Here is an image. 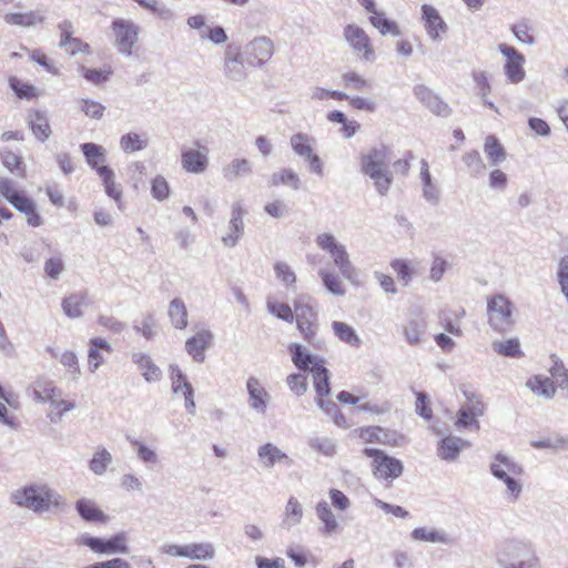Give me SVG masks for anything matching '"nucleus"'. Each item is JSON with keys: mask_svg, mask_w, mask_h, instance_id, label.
<instances>
[{"mask_svg": "<svg viewBox=\"0 0 568 568\" xmlns=\"http://www.w3.org/2000/svg\"><path fill=\"white\" fill-rule=\"evenodd\" d=\"M112 462L111 453L104 447L99 448L89 462V468L93 474L101 476L106 471Z\"/></svg>", "mask_w": 568, "mask_h": 568, "instance_id": "nucleus-50", "label": "nucleus"}, {"mask_svg": "<svg viewBox=\"0 0 568 568\" xmlns=\"http://www.w3.org/2000/svg\"><path fill=\"white\" fill-rule=\"evenodd\" d=\"M88 345V369L91 373H94L105 362L102 352L111 354L113 352V348L106 339L101 337L90 338Z\"/></svg>", "mask_w": 568, "mask_h": 568, "instance_id": "nucleus-23", "label": "nucleus"}, {"mask_svg": "<svg viewBox=\"0 0 568 568\" xmlns=\"http://www.w3.org/2000/svg\"><path fill=\"white\" fill-rule=\"evenodd\" d=\"M11 500L34 513L48 511L62 505V497L47 484H31L14 490Z\"/></svg>", "mask_w": 568, "mask_h": 568, "instance_id": "nucleus-2", "label": "nucleus"}, {"mask_svg": "<svg viewBox=\"0 0 568 568\" xmlns=\"http://www.w3.org/2000/svg\"><path fill=\"white\" fill-rule=\"evenodd\" d=\"M98 175L102 181L105 194L112 199L118 207L122 210V187L115 182V174L113 170L108 165H102L98 170Z\"/></svg>", "mask_w": 568, "mask_h": 568, "instance_id": "nucleus-27", "label": "nucleus"}, {"mask_svg": "<svg viewBox=\"0 0 568 568\" xmlns=\"http://www.w3.org/2000/svg\"><path fill=\"white\" fill-rule=\"evenodd\" d=\"M412 538L416 541H425L432 544H449L450 539L444 530L427 527H417L412 534Z\"/></svg>", "mask_w": 568, "mask_h": 568, "instance_id": "nucleus-43", "label": "nucleus"}, {"mask_svg": "<svg viewBox=\"0 0 568 568\" xmlns=\"http://www.w3.org/2000/svg\"><path fill=\"white\" fill-rule=\"evenodd\" d=\"M270 184L272 186L287 185L292 190L297 191L301 189V179L294 170L286 168L273 173Z\"/></svg>", "mask_w": 568, "mask_h": 568, "instance_id": "nucleus-46", "label": "nucleus"}, {"mask_svg": "<svg viewBox=\"0 0 568 568\" xmlns=\"http://www.w3.org/2000/svg\"><path fill=\"white\" fill-rule=\"evenodd\" d=\"M536 449H565L568 446V438L561 435H550L530 442Z\"/></svg>", "mask_w": 568, "mask_h": 568, "instance_id": "nucleus-58", "label": "nucleus"}, {"mask_svg": "<svg viewBox=\"0 0 568 568\" xmlns=\"http://www.w3.org/2000/svg\"><path fill=\"white\" fill-rule=\"evenodd\" d=\"M369 22L374 28H376L381 34H392L394 37H398L400 34V30L395 21H392L385 17V13L382 11H376L369 17Z\"/></svg>", "mask_w": 568, "mask_h": 568, "instance_id": "nucleus-49", "label": "nucleus"}, {"mask_svg": "<svg viewBox=\"0 0 568 568\" xmlns=\"http://www.w3.org/2000/svg\"><path fill=\"white\" fill-rule=\"evenodd\" d=\"M367 457H372L374 475L378 479L393 480L398 478L403 473V464L399 459L386 455L376 448L364 449Z\"/></svg>", "mask_w": 568, "mask_h": 568, "instance_id": "nucleus-7", "label": "nucleus"}, {"mask_svg": "<svg viewBox=\"0 0 568 568\" xmlns=\"http://www.w3.org/2000/svg\"><path fill=\"white\" fill-rule=\"evenodd\" d=\"M112 30L118 51L125 57H130L132 48L138 41L139 27L131 20L115 19L112 22Z\"/></svg>", "mask_w": 568, "mask_h": 568, "instance_id": "nucleus-10", "label": "nucleus"}, {"mask_svg": "<svg viewBox=\"0 0 568 568\" xmlns=\"http://www.w3.org/2000/svg\"><path fill=\"white\" fill-rule=\"evenodd\" d=\"M246 390L248 394V406L256 413L264 415L270 402V394L262 386L261 382L251 376L246 381Z\"/></svg>", "mask_w": 568, "mask_h": 568, "instance_id": "nucleus-18", "label": "nucleus"}, {"mask_svg": "<svg viewBox=\"0 0 568 568\" xmlns=\"http://www.w3.org/2000/svg\"><path fill=\"white\" fill-rule=\"evenodd\" d=\"M304 515V509L298 499L294 496H291L287 499V503L284 507L282 519H281V528L284 530H291L292 528L298 526L302 523Z\"/></svg>", "mask_w": 568, "mask_h": 568, "instance_id": "nucleus-28", "label": "nucleus"}, {"mask_svg": "<svg viewBox=\"0 0 568 568\" xmlns=\"http://www.w3.org/2000/svg\"><path fill=\"white\" fill-rule=\"evenodd\" d=\"M75 509L79 516L89 523H105L108 517L97 506V504L89 498H80L75 503Z\"/></svg>", "mask_w": 568, "mask_h": 568, "instance_id": "nucleus-34", "label": "nucleus"}, {"mask_svg": "<svg viewBox=\"0 0 568 568\" xmlns=\"http://www.w3.org/2000/svg\"><path fill=\"white\" fill-rule=\"evenodd\" d=\"M344 85L353 90H365L372 87V82L355 71H348L342 74Z\"/></svg>", "mask_w": 568, "mask_h": 568, "instance_id": "nucleus-62", "label": "nucleus"}, {"mask_svg": "<svg viewBox=\"0 0 568 568\" xmlns=\"http://www.w3.org/2000/svg\"><path fill=\"white\" fill-rule=\"evenodd\" d=\"M556 276L560 292L565 296V300L568 304V255L560 257L557 265Z\"/></svg>", "mask_w": 568, "mask_h": 568, "instance_id": "nucleus-64", "label": "nucleus"}, {"mask_svg": "<svg viewBox=\"0 0 568 568\" xmlns=\"http://www.w3.org/2000/svg\"><path fill=\"white\" fill-rule=\"evenodd\" d=\"M257 457L260 465L266 469L273 468L276 464H284L287 467L293 465V459L273 443L261 445L257 449Z\"/></svg>", "mask_w": 568, "mask_h": 568, "instance_id": "nucleus-17", "label": "nucleus"}, {"mask_svg": "<svg viewBox=\"0 0 568 568\" xmlns=\"http://www.w3.org/2000/svg\"><path fill=\"white\" fill-rule=\"evenodd\" d=\"M315 514L322 524L320 528L322 535L333 536L339 531V523L326 500L322 499L315 505Z\"/></svg>", "mask_w": 568, "mask_h": 568, "instance_id": "nucleus-24", "label": "nucleus"}, {"mask_svg": "<svg viewBox=\"0 0 568 568\" xmlns=\"http://www.w3.org/2000/svg\"><path fill=\"white\" fill-rule=\"evenodd\" d=\"M498 51L505 58L504 74L509 83L518 84L525 77L526 59L515 47L506 43L498 44Z\"/></svg>", "mask_w": 568, "mask_h": 568, "instance_id": "nucleus-8", "label": "nucleus"}, {"mask_svg": "<svg viewBox=\"0 0 568 568\" xmlns=\"http://www.w3.org/2000/svg\"><path fill=\"white\" fill-rule=\"evenodd\" d=\"M161 552L171 557L187 558L191 560H212L215 556L213 544L191 542L185 545L164 544L160 548Z\"/></svg>", "mask_w": 568, "mask_h": 568, "instance_id": "nucleus-6", "label": "nucleus"}, {"mask_svg": "<svg viewBox=\"0 0 568 568\" xmlns=\"http://www.w3.org/2000/svg\"><path fill=\"white\" fill-rule=\"evenodd\" d=\"M79 545L89 547L98 554H128L129 547L124 532L116 534L108 540L83 534L77 538Z\"/></svg>", "mask_w": 568, "mask_h": 568, "instance_id": "nucleus-9", "label": "nucleus"}, {"mask_svg": "<svg viewBox=\"0 0 568 568\" xmlns=\"http://www.w3.org/2000/svg\"><path fill=\"white\" fill-rule=\"evenodd\" d=\"M297 328L300 333L303 335L304 339L315 345L317 343V324L316 318L312 320H297L296 321Z\"/></svg>", "mask_w": 568, "mask_h": 568, "instance_id": "nucleus-63", "label": "nucleus"}, {"mask_svg": "<svg viewBox=\"0 0 568 568\" xmlns=\"http://www.w3.org/2000/svg\"><path fill=\"white\" fill-rule=\"evenodd\" d=\"M392 162V150L385 144L369 149L361 156V170L369 176L379 195H386L393 184V174L388 166Z\"/></svg>", "mask_w": 568, "mask_h": 568, "instance_id": "nucleus-1", "label": "nucleus"}, {"mask_svg": "<svg viewBox=\"0 0 568 568\" xmlns=\"http://www.w3.org/2000/svg\"><path fill=\"white\" fill-rule=\"evenodd\" d=\"M247 62L252 65H263L273 55V42L265 37L256 38L246 48Z\"/></svg>", "mask_w": 568, "mask_h": 568, "instance_id": "nucleus-19", "label": "nucleus"}, {"mask_svg": "<svg viewBox=\"0 0 568 568\" xmlns=\"http://www.w3.org/2000/svg\"><path fill=\"white\" fill-rule=\"evenodd\" d=\"M0 159L2 164L17 176L23 178L26 174V168L21 160V156L12 151L3 149L0 151Z\"/></svg>", "mask_w": 568, "mask_h": 568, "instance_id": "nucleus-53", "label": "nucleus"}, {"mask_svg": "<svg viewBox=\"0 0 568 568\" xmlns=\"http://www.w3.org/2000/svg\"><path fill=\"white\" fill-rule=\"evenodd\" d=\"M81 150L85 158L88 165L98 173V170L102 166L99 165L105 158V149L95 143H83Z\"/></svg>", "mask_w": 568, "mask_h": 568, "instance_id": "nucleus-48", "label": "nucleus"}, {"mask_svg": "<svg viewBox=\"0 0 568 568\" xmlns=\"http://www.w3.org/2000/svg\"><path fill=\"white\" fill-rule=\"evenodd\" d=\"M49 403L51 409L48 413V417L50 422L54 424L60 423L63 416L75 407V404L73 402L57 399V397H54Z\"/></svg>", "mask_w": 568, "mask_h": 568, "instance_id": "nucleus-57", "label": "nucleus"}, {"mask_svg": "<svg viewBox=\"0 0 568 568\" xmlns=\"http://www.w3.org/2000/svg\"><path fill=\"white\" fill-rule=\"evenodd\" d=\"M6 23L18 27H36L42 23L45 18L39 10L29 12H8L3 16Z\"/></svg>", "mask_w": 568, "mask_h": 568, "instance_id": "nucleus-33", "label": "nucleus"}, {"mask_svg": "<svg viewBox=\"0 0 568 568\" xmlns=\"http://www.w3.org/2000/svg\"><path fill=\"white\" fill-rule=\"evenodd\" d=\"M422 20L429 39L434 42L442 41L443 36L448 31V26L439 14L438 10L433 6L423 4Z\"/></svg>", "mask_w": 568, "mask_h": 568, "instance_id": "nucleus-13", "label": "nucleus"}, {"mask_svg": "<svg viewBox=\"0 0 568 568\" xmlns=\"http://www.w3.org/2000/svg\"><path fill=\"white\" fill-rule=\"evenodd\" d=\"M419 178L422 182L423 197L432 204L438 203L440 190L437 186V184L433 181L432 174L429 172V166L426 160L420 161Z\"/></svg>", "mask_w": 568, "mask_h": 568, "instance_id": "nucleus-31", "label": "nucleus"}, {"mask_svg": "<svg viewBox=\"0 0 568 568\" xmlns=\"http://www.w3.org/2000/svg\"><path fill=\"white\" fill-rule=\"evenodd\" d=\"M426 321L424 318H410L403 326L405 341L409 345H419L426 333Z\"/></svg>", "mask_w": 568, "mask_h": 568, "instance_id": "nucleus-36", "label": "nucleus"}, {"mask_svg": "<svg viewBox=\"0 0 568 568\" xmlns=\"http://www.w3.org/2000/svg\"><path fill=\"white\" fill-rule=\"evenodd\" d=\"M288 351L292 355V362L300 371L312 373L325 364L322 357L311 354L297 343H292Z\"/></svg>", "mask_w": 568, "mask_h": 568, "instance_id": "nucleus-16", "label": "nucleus"}, {"mask_svg": "<svg viewBox=\"0 0 568 568\" xmlns=\"http://www.w3.org/2000/svg\"><path fill=\"white\" fill-rule=\"evenodd\" d=\"M253 165L251 161L244 158H234L222 170L223 176L226 180H235L242 176L252 174Z\"/></svg>", "mask_w": 568, "mask_h": 568, "instance_id": "nucleus-40", "label": "nucleus"}, {"mask_svg": "<svg viewBox=\"0 0 568 568\" xmlns=\"http://www.w3.org/2000/svg\"><path fill=\"white\" fill-rule=\"evenodd\" d=\"M213 341V334L210 331L203 329L190 337L185 342V351L197 363H203L205 359V352Z\"/></svg>", "mask_w": 568, "mask_h": 568, "instance_id": "nucleus-21", "label": "nucleus"}, {"mask_svg": "<svg viewBox=\"0 0 568 568\" xmlns=\"http://www.w3.org/2000/svg\"><path fill=\"white\" fill-rule=\"evenodd\" d=\"M168 314L175 328L184 329L187 326V310L181 298H173L170 302Z\"/></svg>", "mask_w": 568, "mask_h": 568, "instance_id": "nucleus-45", "label": "nucleus"}, {"mask_svg": "<svg viewBox=\"0 0 568 568\" xmlns=\"http://www.w3.org/2000/svg\"><path fill=\"white\" fill-rule=\"evenodd\" d=\"M30 128L40 141H45L51 135V128L47 114L41 111H33L28 116Z\"/></svg>", "mask_w": 568, "mask_h": 568, "instance_id": "nucleus-41", "label": "nucleus"}, {"mask_svg": "<svg viewBox=\"0 0 568 568\" xmlns=\"http://www.w3.org/2000/svg\"><path fill=\"white\" fill-rule=\"evenodd\" d=\"M196 148H184L181 152V166L191 174H203L210 164V150L199 141Z\"/></svg>", "mask_w": 568, "mask_h": 568, "instance_id": "nucleus-12", "label": "nucleus"}, {"mask_svg": "<svg viewBox=\"0 0 568 568\" xmlns=\"http://www.w3.org/2000/svg\"><path fill=\"white\" fill-rule=\"evenodd\" d=\"M524 475H510V474H499V476L494 477L499 480L505 486L504 496L507 501L516 503L520 499L524 491Z\"/></svg>", "mask_w": 568, "mask_h": 568, "instance_id": "nucleus-30", "label": "nucleus"}, {"mask_svg": "<svg viewBox=\"0 0 568 568\" xmlns=\"http://www.w3.org/2000/svg\"><path fill=\"white\" fill-rule=\"evenodd\" d=\"M332 329L334 335L343 343L352 346L359 347L362 344V339L357 335L356 331L348 324L339 321H334L332 323Z\"/></svg>", "mask_w": 568, "mask_h": 568, "instance_id": "nucleus-44", "label": "nucleus"}, {"mask_svg": "<svg viewBox=\"0 0 568 568\" xmlns=\"http://www.w3.org/2000/svg\"><path fill=\"white\" fill-rule=\"evenodd\" d=\"M315 243L318 248L331 256L342 277L354 286L361 285V271L351 261L349 253L344 244L327 232L318 234L315 237Z\"/></svg>", "mask_w": 568, "mask_h": 568, "instance_id": "nucleus-4", "label": "nucleus"}, {"mask_svg": "<svg viewBox=\"0 0 568 568\" xmlns=\"http://www.w3.org/2000/svg\"><path fill=\"white\" fill-rule=\"evenodd\" d=\"M88 306V297L84 293L72 294L62 301L63 313L70 318H79Z\"/></svg>", "mask_w": 568, "mask_h": 568, "instance_id": "nucleus-39", "label": "nucleus"}, {"mask_svg": "<svg viewBox=\"0 0 568 568\" xmlns=\"http://www.w3.org/2000/svg\"><path fill=\"white\" fill-rule=\"evenodd\" d=\"M469 446V443L456 437L446 436L437 446V456L446 462H454L458 458L460 452Z\"/></svg>", "mask_w": 568, "mask_h": 568, "instance_id": "nucleus-26", "label": "nucleus"}, {"mask_svg": "<svg viewBox=\"0 0 568 568\" xmlns=\"http://www.w3.org/2000/svg\"><path fill=\"white\" fill-rule=\"evenodd\" d=\"M9 85L16 95L20 99L31 100L37 97V88L32 84L21 81L17 77L9 79Z\"/></svg>", "mask_w": 568, "mask_h": 568, "instance_id": "nucleus-61", "label": "nucleus"}, {"mask_svg": "<svg viewBox=\"0 0 568 568\" xmlns=\"http://www.w3.org/2000/svg\"><path fill=\"white\" fill-rule=\"evenodd\" d=\"M491 347L496 353L506 357H520L523 355L520 343L517 338L495 341Z\"/></svg>", "mask_w": 568, "mask_h": 568, "instance_id": "nucleus-55", "label": "nucleus"}, {"mask_svg": "<svg viewBox=\"0 0 568 568\" xmlns=\"http://www.w3.org/2000/svg\"><path fill=\"white\" fill-rule=\"evenodd\" d=\"M170 376L172 381V390L175 395H182L185 399V409L194 414L195 402H194V389L189 383L186 375L179 368L178 365H170Z\"/></svg>", "mask_w": 568, "mask_h": 568, "instance_id": "nucleus-14", "label": "nucleus"}, {"mask_svg": "<svg viewBox=\"0 0 568 568\" xmlns=\"http://www.w3.org/2000/svg\"><path fill=\"white\" fill-rule=\"evenodd\" d=\"M128 440L134 448L139 460L146 467L152 468L160 463L159 454L154 447H151L136 438L128 437Z\"/></svg>", "mask_w": 568, "mask_h": 568, "instance_id": "nucleus-38", "label": "nucleus"}, {"mask_svg": "<svg viewBox=\"0 0 568 568\" xmlns=\"http://www.w3.org/2000/svg\"><path fill=\"white\" fill-rule=\"evenodd\" d=\"M315 300L307 294H300L293 302L294 320L317 318Z\"/></svg>", "mask_w": 568, "mask_h": 568, "instance_id": "nucleus-37", "label": "nucleus"}, {"mask_svg": "<svg viewBox=\"0 0 568 568\" xmlns=\"http://www.w3.org/2000/svg\"><path fill=\"white\" fill-rule=\"evenodd\" d=\"M489 471L493 477L499 476L503 471L510 475H525L524 466L503 452H499L491 457Z\"/></svg>", "mask_w": 568, "mask_h": 568, "instance_id": "nucleus-20", "label": "nucleus"}, {"mask_svg": "<svg viewBox=\"0 0 568 568\" xmlns=\"http://www.w3.org/2000/svg\"><path fill=\"white\" fill-rule=\"evenodd\" d=\"M28 393L37 403H49L59 395L58 388L53 382L48 379H38L29 388Z\"/></svg>", "mask_w": 568, "mask_h": 568, "instance_id": "nucleus-32", "label": "nucleus"}, {"mask_svg": "<svg viewBox=\"0 0 568 568\" xmlns=\"http://www.w3.org/2000/svg\"><path fill=\"white\" fill-rule=\"evenodd\" d=\"M501 568H541L540 560L530 542L521 539H507L496 554Z\"/></svg>", "mask_w": 568, "mask_h": 568, "instance_id": "nucleus-3", "label": "nucleus"}, {"mask_svg": "<svg viewBox=\"0 0 568 568\" xmlns=\"http://www.w3.org/2000/svg\"><path fill=\"white\" fill-rule=\"evenodd\" d=\"M311 374L318 398L327 396L331 392L329 373L327 368L323 365L320 368H316V371L312 372Z\"/></svg>", "mask_w": 568, "mask_h": 568, "instance_id": "nucleus-56", "label": "nucleus"}, {"mask_svg": "<svg viewBox=\"0 0 568 568\" xmlns=\"http://www.w3.org/2000/svg\"><path fill=\"white\" fill-rule=\"evenodd\" d=\"M463 162L468 168L469 173L474 178L484 174L486 165L478 151H469L463 155Z\"/></svg>", "mask_w": 568, "mask_h": 568, "instance_id": "nucleus-59", "label": "nucleus"}, {"mask_svg": "<svg viewBox=\"0 0 568 568\" xmlns=\"http://www.w3.org/2000/svg\"><path fill=\"white\" fill-rule=\"evenodd\" d=\"M130 357L136 365L145 382L156 383L161 379L162 371L149 354L144 352H132Z\"/></svg>", "mask_w": 568, "mask_h": 568, "instance_id": "nucleus-22", "label": "nucleus"}, {"mask_svg": "<svg viewBox=\"0 0 568 568\" xmlns=\"http://www.w3.org/2000/svg\"><path fill=\"white\" fill-rule=\"evenodd\" d=\"M148 140L135 132L123 134L120 139V149L124 153H134L148 148Z\"/></svg>", "mask_w": 568, "mask_h": 568, "instance_id": "nucleus-52", "label": "nucleus"}, {"mask_svg": "<svg viewBox=\"0 0 568 568\" xmlns=\"http://www.w3.org/2000/svg\"><path fill=\"white\" fill-rule=\"evenodd\" d=\"M244 210L240 202L232 204L231 219L225 235L222 236L221 242L225 247H234L244 234Z\"/></svg>", "mask_w": 568, "mask_h": 568, "instance_id": "nucleus-15", "label": "nucleus"}, {"mask_svg": "<svg viewBox=\"0 0 568 568\" xmlns=\"http://www.w3.org/2000/svg\"><path fill=\"white\" fill-rule=\"evenodd\" d=\"M266 310L271 315L278 320L287 323L294 322V311L287 303L280 302L274 297H268L266 301Z\"/></svg>", "mask_w": 568, "mask_h": 568, "instance_id": "nucleus-51", "label": "nucleus"}, {"mask_svg": "<svg viewBox=\"0 0 568 568\" xmlns=\"http://www.w3.org/2000/svg\"><path fill=\"white\" fill-rule=\"evenodd\" d=\"M318 277L322 280L324 287L334 296H344L346 287L341 280L339 275L334 271L327 268H320L317 271Z\"/></svg>", "mask_w": 568, "mask_h": 568, "instance_id": "nucleus-42", "label": "nucleus"}, {"mask_svg": "<svg viewBox=\"0 0 568 568\" xmlns=\"http://www.w3.org/2000/svg\"><path fill=\"white\" fill-rule=\"evenodd\" d=\"M484 413V405L481 402H470L466 406H463L458 410L457 420L455 426L458 429L462 428H475L479 429V423L477 420L478 416H481Z\"/></svg>", "mask_w": 568, "mask_h": 568, "instance_id": "nucleus-25", "label": "nucleus"}, {"mask_svg": "<svg viewBox=\"0 0 568 568\" xmlns=\"http://www.w3.org/2000/svg\"><path fill=\"white\" fill-rule=\"evenodd\" d=\"M224 71L225 75L233 81H242L245 79V68L237 48H227L224 60Z\"/></svg>", "mask_w": 568, "mask_h": 568, "instance_id": "nucleus-29", "label": "nucleus"}, {"mask_svg": "<svg viewBox=\"0 0 568 568\" xmlns=\"http://www.w3.org/2000/svg\"><path fill=\"white\" fill-rule=\"evenodd\" d=\"M514 305L508 297L497 294L487 301L488 323L491 328L499 333L509 331L514 325Z\"/></svg>", "mask_w": 568, "mask_h": 568, "instance_id": "nucleus-5", "label": "nucleus"}, {"mask_svg": "<svg viewBox=\"0 0 568 568\" xmlns=\"http://www.w3.org/2000/svg\"><path fill=\"white\" fill-rule=\"evenodd\" d=\"M526 386L536 395L545 398H551L555 395L554 383L548 377L539 375L532 376L526 382Z\"/></svg>", "mask_w": 568, "mask_h": 568, "instance_id": "nucleus-47", "label": "nucleus"}, {"mask_svg": "<svg viewBox=\"0 0 568 568\" xmlns=\"http://www.w3.org/2000/svg\"><path fill=\"white\" fill-rule=\"evenodd\" d=\"M315 138L303 132L295 133L290 138L292 150L303 160L310 158V155L315 152Z\"/></svg>", "mask_w": 568, "mask_h": 568, "instance_id": "nucleus-35", "label": "nucleus"}, {"mask_svg": "<svg viewBox=\"0 0 568 568\" xmlns=\"http://www.w3.org/2000/svg\"><path fill=\"white\" fill-rule=\"evenodd\" d=\"M276 278L287 288L294 287L296 283V274L293 268L285 262L278 261L274 264Z\"/></svg>", "mask_w": 568, "mask_h": 568, "instance_id": "nucleus-60", "label": "nucleus"}, {"mask_svg": "<svg viewBox=\"0 0 568 568\" xmlns=\"http://www.w3.org/2000/svg\"><path fill=\"white\" fill-rule=\"evenodd\" d=\"M343 36L348 45L362 60L367 62L375 60L374 48L364 29L356 24H347L343 30Z\"/></svg>", "mask_w": 568, "mask_h": 568, "instance_id": "nucleus-11", "label": "nucleus"}, {"mask_svg": "<svg viewBox=\"0 0 568 568\" xmlns=\"http://www.w3.org/2000/svg\"><path fill=\"white\" fill-rule=\"evenodd\" d=\"M484 151L494 165L500 164L506 160V152L494 135H488L485 139Z\"/></svg>", "mask_w": 568, "mask_h": 568, "instance_id": "nucleus-54", "label": "nucleus"}]
</instances>
